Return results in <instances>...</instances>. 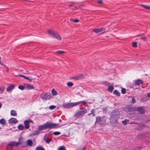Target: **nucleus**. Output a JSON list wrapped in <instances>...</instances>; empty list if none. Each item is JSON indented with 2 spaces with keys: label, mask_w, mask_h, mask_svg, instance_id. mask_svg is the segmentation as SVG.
<instances>
[{
  "label": "nucleus",
  "mask_w": 150,
  "mask_h": 150,
  "mask_svg": "<svg viewBox=\"0 0 150 150\" xmlns=\"http://www.w3.org/2000/svg\"><path fill=\"white\" fill-rule=\"evenodd\" d=\"M120 115V111L116 110H113L111 114L110 122L113 123H117Z\"/></svg>",
  "instance_id": "1"
},
{
  "label": "nucleus",
  "mask_w": 150,
  "mask_h": 150,
  "mask_svg": "<svg viewBox=\"0 0 150 150\" xmlns=\"http://www.w3.org/2000/svg\"><path fill=\"white\" fill-rule=\"evenodd\" d=\"M82 110H79L76 112L74 114V116L76 118H78L81 116L83 115L87 112V110L86 108H83Z\"/></svg>",
  "instance_id": "2"
},
{
  "label": "nucleus",
  "mask_w": 150,
  "mask_h": 150,
  "mask_svg": "<svg viewBox=\"0 0 150 150\" xmlns=\"http://www.w3.org/2000/svg\"><path fill=\"white\" fill-rule=\"evenodd\" d=\"M106 122V119L104 117H97L96 118V123H98L100 125L104 124Z\"/></svg>",
  "instance_id": "3"
},
{
  "label": "nucleus",
  "mask_w": 150,
  "mask_h": 150,
  "mask_svg": "<svg viewBox=\"0 0 150 150\" xmlns=\"http://www.w3.org/2000/svg\"><path fill=\"white\" fill-rule=\"evenodd\" d=\"M48 33L53 37L59 40H61V38L58 33L56 32L51 30H49L48 31Z\"/></svg>",
  "instance_id": "4"
},
{
  "label": "nucleus",
  "mask_w": 150,
  "mask_h": 150,
  "mask_svg": "<svg viewBox=\"0 0 150 150\" xmlns=\"http://www.w3.org/2000/svg\"><path fill=\"white\" fill-rule=\"evenodd\" d=\"M59 125V124L53 123L49 122H47L45 124V128H56Z\"/></svg>",
  "instance_id": "5"
},
{
  "label": "nucleus",
  "mask_w": 150,
  "mask_h": 150,
  "mask_svg": "<svg viewBox=\"0 0 150 150\" xmlns=\"http://www.w3.org/2000/svg\"><path fill=\"white\" fill-rule=\"evenodd\" d=\"M51 97L52 96L50 94L47 93L45 94H42L40 95L41 98L44 101L50 99Z\"/></svg>",
  "instance_id": "6"
},
{
  "label": "nucleus",
  "mask_w": 150,
  "mask_h": 150,
  "mask_svg": "<svg viewBox=\"0 0 150 150\" xmlns=\"http://www.w3.org/2000/svg\"><path fill=\"white\" fill-rule=\"evenodd\" d=\"M105 28H102L93 30V31H94L98 35H101L104 33L105 31Z\"/></svg>",
  "instance_id": "7"
},
{
  "label": "nucleus",
  "mask_w": 150,
  "mask_h": 150,
  "mask_svg": "<svg viewBox=\"0 0 150 150\" xmlns=\"http://www.w3.org/2000/svg\"><path fill=\"white\" fill-rule=\"evenodd\" d=\"M137 110L141 114H144L145 111V108L143 107L139 106L137 108Z\"/></svg>",
  "instance_id": "8"
},
{
  "label": "nucleus",
  "mask_w": 150,
  "mask_h": 150,
  "mask_svg": "<svg viewBox=\"0 0 150 150\" xmlns=\"http://www.w3.org/2000/svg\"><path fill=\"white\" fill-rule=\"evenodd\" d=\"M32 122L33 121L30 120H25L24 122L25 129H28L30 127L29 123Z\"/></svg>",
  "instance_id": "9"
},
{
  "label": "nucleus",
  "mask_w": 150,
  "mask_h": 150,
  "mask_svg": "<svg viewBox=\"0 0 150 150\" xmlns=\"http://www.w3.org/2000/svg\"><path fill=\"white\" fill-rule=\"evenodd\" d=\"M24 139L23 137H21L18 139V143L19 144H21L23 147H24L26 146L24 144V143L25 142L23 141Z\"/></svg>",
  "instance_id": "10"
},
{
  "label": "nucleus",
  "mask_w": 150,
  "mask_h": 150,
  "mask_svg": "<svg viewBox=\"0 0 150 150\" xmlns=\"http://www.w3.org/2000/svg\"><path fill=\"white\" fill-rule=\"evenodd\" d=\"M134 81V84L136 85L139 86L140 84H142L143 83V81L140 79L135 80Z\"/></svg>",
  "instance_id": "11"
},
{
  "label": "nucleus",
  "mask_w": 150,
  "mask_h": 150,
  "mask_svg": "<svg viewBox=\"0 0 150 150\" xmlns=\"http://www.w3.org/2000/svg\"><path fill=\"white\" fill-rule=\"evenodd\" d=\"M87 103H88V102L84 100H82L77 102L78 105H85L86 104H87ZM88 103L90 104L91 103Z\"/></svg>",
  "instance_id": "12"
},
{
  "label": "nucleus",
  "mask_w": 150,
  "mask_h": 150,
  "mask_svg": "<svg viewBox=\"0 0 150 150\" xmlns=\"http://www.w3.org/2000/svg\"><path fill=\"white\" fill-rule=\"evenodd\" d=\"M18 121L17 120L14 118H11L9 120V122L10 123L12 124L16 123L18 122Z\"/></svg>",
  "instance_id": "13"
},
{
  "label": "nucleus",
  "mask_w": 150,
  "mask_h": 150,
  "mask_svg": "<svg viewBox=\"0 0 150 150\" xmlns=\"http://www.w3.org/2000/svg\"><path fill=\"white\" fill-rule=\"evenodd\" d=\"M62 106L64 108H71L70 103H64L62 105Z\"/></svg>",
  "instance_id": "14"
},
{
  "label": "nucleus",
  "mask_w": 150,
  "mask_h": 150,
  "mask_svg": "<svg viewBox=\"0 0 150 150\" xmlns=\"http://www.w3.org/2000/svg\"><path fill=\"white\" fill-rule=\"evenodd\" d=\"M14 87V86L13 84H11L8 86L6 88V91L8 92H9L11 91V90L13 89Z\"/></svg>",
  "instance_id": "15"
},
{
  "label": "nucleus",
  "mask_w": 150,
  "mask_h": 150,
  "mask_svg": "<svg viewBox=\"0 0 150 150\" xmlns=\"http://www.w3.org/2000/svg\"><path fill=\"white\" fill-rule=\"evenodd\" d=\"M83 75L82 74H80L78 76L73 77V78L76 80H78L81 79L83 78Z\"/></svg>",
  "instance_id": "16"
},
{
  "label": "nucleus",
  "mask_w": 150,
  "mask_h": 150,
  "mask_svg": "<svg viewBox=\"0 0 150 150\" xmlns=\"http://www.w3.org/2000/svg\"><path fill=\"white\" fill-rule=\"evenodd\" d=\"M9 143L12 146H17L19 145L18 143V142H16L15 141L10 142Z\"/></svg>",
  "instance_id": "17"
},
{
  "label": "nucleus",
  "mask_w": 150,
  "mask_h": 150,
  "mask_svg": "<svg viewBox=\"0 0 150 150\" xmlns=\"http://www.w3.org/2000/svg\"><path fill=\"white\" fill-rule=\"evenodd\" d=\"M25 87L27 89H33L34 88L33 86L29 84H27L26 85Z\"/></svg>",
  "instance_id": "18"
},
{
  "label": "nucleus",
  "mask_w": 150,
  "mask_h": 150,
  "mask_svg": "<svg viewBox=\"0 0 150 150\" xmlns=\"http://www.w3.org/2000/svg\"><path fill=\"white\" fill-rule=\"evenodd\" d=\"M27 145L29 146H32L33 145V143L32 141L30 139H28L27 141Z\"/></svg>",
  "instance_id": "19"
},
{
  "label": "nucleus",
  "mask_w": 150,
  "mask_h": 150,
  "mask_svg": "<svg viewBox=\"0 0 150 150\" xmlns=\"http://www.w3.org/2000/svg\"><path fill=\"white\" fill-rule=\"evenodd\" d=\"M114 89V87L112 86H109L108 88V91L110 93L112 92Z\"/></svg>",
  "instance_id": "20"
},
{
  "label": "nucleus",
  "mask_w": 150,
  "mask_h": 150,
  "mask_svg": "<svg viewBox=\"0 0 150 150\" xmlns=\"http://www.w3.org/2000/svg\"><path fill=\"white\" fill-rule=\"evenodd\" d=\"M13 148L12 146L10 144V143L8 144L6 146V150H12Z\"/></svg>",
  "instance_id": "21"
},
{
  "label": "nucleus",
  "mask_w": 150,
  "mask_h": 150,
  "mask_svg": "<svg viewBox=\"0 0 150 150\" xmlns=\"http://www.w3.org/2000/svg\"><path fill=\"white\" fill-rule=\"evenodd\" d=\"M45 124H44L43 125L40 126L38 127V129L39 131L43 130L45 129H46L45 128Z\"/></svg>",
  "instance_id": "22"
},
{
  "label": "nucleus",
  "mask_w": 150,
  "mask_h": 150,
  "mask_svg": "<svg viewBox=\"0 0 150 150\" xmlns=\"http://www.w3.org/2000/svg\"><path fill=\"white\" fill-rule=\"evenodd\" d=\"M11 115L13 116H16L17 115V113L16 111L14 110H12L11 112Z\"/></svg>",
  "instance_id": "23"
},
{
  "label": "nucleus",
  "mask_w": 150,
  "mask_h": 150,
  "mask_svg": "<svg viewBox=\"0 0 150 150\" xmlns=\"http://www.w3.org/2000/svg\"><path fill=\"white\" fill-rule=\"evenodd\" d=\"M113 93L114 95H116L117 96H120V94L116 90H115L113 91Z\"/></svg>",
  "instance_id": "24"
},
{
  "label": "nucleus",
  "mask_w": 150,
  "mask_h": 150,
  "mask_svg": "<svg viewBox=\"0 0 150 150\" xmlns=\"http://www.w3.org/2000/svg\"><path fill=\"white\" fill-rule=\"evenodd\" d=\"M136 110V108L134 107H129L128 109V112H131L135 111Z\"/></svg>",
  "instance_id": "25"
},
{
  "label": "nucleus",
  "mask_w": 150,
  "mask_h": 150,
  "mask_svg": "<svg viewBox=\"0 0 150 150\" xmlns=\"http://www.w3.org/2000/svg\"><path fill=\"white\" fill-rule=\"evenodd\" d=\"M141 6L144 7L146 9L150 10V5L147 6L143 4H141Z\"/></svg>",
  "instance_id": "26"
},
{
  "label": "nucleus",
  "mask_w": 150,
  "mask_h": 150,
  "mask_svg": "<svg viewBox=\"0 0 150 150\" xmlns=\"http://www.w3.org/2000/svg\"><path fill=\"white\" fill-rule=\"evenodd\" d=\"M0 123L2 125L6 124V121L4 119H1L0 120Z\"/></svg>",
  "instance_id": "27"
},
{
  "label": "nucleus",
  "mask_w": 150,
  "mask_h": 150,
  "mask_svg": "<svg viewBox=\"0 0 150 150\" xmlns=\"http://www.w3.org/2000/svg\"><path fill=\"white\" fill-rule=\"evenodd\" d=\"M129 108V107L128 106L124 107L122 108L123 110L126 112H128Z\"/></svg>",
  "instance_id": "28"
},
{
  "label": "nucleus",
  "mask_w": 150,
  "mask_h": 150,
  "mask_svg": "<svg viewBox=\"0 0 150 150\" xmlns=\"http://www.w3.org/2000/svg\"><path fill=\"white\" fill-rule=\"evenodd\" d=\"M24 127L22 125H20L18 126V128L19 130H22L23 129Z\"/></svg>",
  "instance_id": "29"
},
{
  "label": "nucleus",
  "mask_w": 150,
  "mask_h": 150,
  "mask_svg": "<svg viewBox=\"0 0 150 150\" xmlns=\"http://www.w3.org/2000/svg\"><path fill=\"white\" fill-rule=\"evenodd\" d=\"M71 108L78 105L77 102L75 103H70Z\"/></svg>",
  "instance_id": "30"
},
{
  "label": "nucleus",
  "mask_w": 150,
  "mask_h": 150,
  "mask_svg": "<svg viewBox=\"0 0 150 150\" xmlns=\"http://www.w3.org/2000/svg\"><path fill=\"white\" fill-rule=\"evenodd\" d=\"M57 93V92L54 89H52V93L53 96H54L56 95Z\"/></svg>",
  "instance_id": "31"
},
{
  "label": "nucleus",
  "mask_w": 150,
  "mask_h": 150,
  "mask_svg": "<svg viewBox=\"0 0 150 150\" xmlns=\"http://www.w3.org/2000/svg\"><path fill=\"white\" fill-rule=\"evenodd\" d=\"M70 20L73 22L74 23H77L79 22V20L77 19H72L71 18L70 19Z\"/></svg>",
  "instance_id": "32"
},
{
  "label": "nucleus",
  "mask_w": 150,
  "mask_h": 150,
  "mask_svg": "<svg viewBox=\"0 0 150 150\" xmlns=\"http://www.w3.org/2000/svg\"><path fill=\"white\" fill-rule=\"evenodd\" d=\"M129 121V120L128 119H126L122 121V122L124 125H126L127 124V122Z\"/></svg>",
  "instance_id": "33"
},
{
  "label": "nucleus",
  "mask_w": 150,
  "mask_h": 150,
  "mask_svg": "<svg viewBox=\"0 0 150 150\" xmlns=\"http://www.w3.org/2000/svg\"><path fill=\"white\" fill-rule=\"evenodd\" d=\"M45 140L46 143L47 144H49L50 142L52 141V140L51 139L48 138H46Z\"/></svg>",
  "instance_id": "34"
},
{
  "label": "nucleus",
  "mask_w": 150,
  "mask_h": 150,
  "mask_svg": "<svg viewBox=\"0 0 150 150\" xmlns=\"http://www.w3.org/2000/svg\"><path fill=\"white\" fill-rule=\"evenodd\" d=\"M103 83L105 85L107 86H109L110 84V83H109L108 82L106 81H103Z\"/></svg>",
  "instance_id": "35"
},
{
  "label": "nucleus",
  "mask_w": 150,
  "mask_h": 150,
  "mask_svg": "<svg viewBox=\"0 0 150 150\" xmlns=\"http://www.w3.org/2000/svg\"><path fill=\"white\" fill-rule=\"evenodd\" d=\"M58 150H66L65 147L64 146H60L58 149Z\"/></svg>",
  "instance_id": "36"
},
{
  "label": "nucleus",
  "mask_w": 150,
  "mask_h": 150,
  "mask_svg": "<svg viewBox=\"0 0 150 150\" xmlns=\"http://www.w3.org/2000/svg\"><path fill=\"white\" fill-rule=\"evenodd\" d=\"M16 76H20V77H23V78H24L25 79H27H27H28V77H26V76H25L22 75H16Z\"/></svg>",
  "instance_id": "37"
},
{
  "label": "nucleus",
  "mask_w": 150,
  "mask_h": 150,
  "mask_svg": "<svg viewBox=\"0 0 150 150\" xmlns=\"http://www.w3.org/2000/svg\"><path fill=\"white\" fill-rule=\"evenodd\" d=\"M67 85L68 86L71 87L73 86V83L72 82H69L67 83Z\"/></svg>",
  "instance_id": "38"
},
{
  "label": "nucleus",
  "mask_w": 150,
  "mask_h": 150,
  "mask_svg": "<svg viewBox=\"0 0 150 150\" xmlns=\"http://www.w3.org/2000/svg\"><path fill=\"white\" fill-rule=\"evenodd\" d=\"M39 131H35L33 133L32 135H35L37 134H39Z\"/></svg>",
  "instance_id": "39"
},
{
  "label": "nucleus",
  "mask_w": 150,
  "mask_h": 150,
  "mask_svg": "<svg viewBox=\"0 0 150 150\" xmlns=\"http://www.w3.org/2000/svg\"><path fill=\"white\" fill-rule=\"evenodd\" d=\"M65 52L64 51H56V53L57 54H62V53H64Z\"/></svg>",
  "instance_id": "40"
},
{
  "label": "nucleus",
  "mask_w": 150,
  "mask_h": 150,
  "mask_svg": "<svg viewBox=\"0 0 150 150\" xmlns=\"http://www.w3.org/2000/svg\"><path fill=\"white\" fill-rule=\"evenodd\" d=\"M121 93L123 94H124L126 93V90L125 88H122L121 89Z\"/></svg>",
  "instance_id": "41"
},
{
  "label": "nucleus",
  "mask_w": 150,
  "mask_h": 150,
  "mask_svg": "<svg viewBox=\"0 0 150 150\" xmlns=\"http://www.w3.org/2000/svg\"><path fill=\"white\" fill-rule=\"evenodd\" d=\"M91 114L92 115V116L94 117L95 116V111L94 109H92L91 111Z\"/></svg>",
  "instance_id": "42"
},
{
  "label": "nucleus",
  "mask_w": 150,
  "mask_h": 150,
  "mask_svg": "<svg viewBox=\"0 0 150 150\" xmlns=\"http://www.w3.org/2000/svg\"><path fill=\"white\" fill-rule=\"evenodd\" d=\"M42 146H39L36 148L35 150H41L42 149Z\"/></svg>",
  "instance_id": "43"
},
{
  "label": "nucleus",
  "mask_w": 150,
  "mask_h": 150,
  "mask_svg": "<svg viewBox=\"0 0 150 150\" xmlns=\"http://www.w3.org/2000/svg\"><path fill=\"white\" fill-rule=\"evenodd\" d=\"M18 88L20 90H23L25 89V87L22 86H19Z\"/></svg>",
  "instance_id": "44"
},
{
  "label": "nucleus",
  "mask_w": 150,
  "mask_h": 150,
  "mask_svg": "<svg viewBox=\"0 0 150 150\" xmlns=\"http://www.w3.org/2000/svg\"><path fill=\"white\" fill-rule=\"evenodd\" d=\"M132 46L134 47H137V43L136 42H134L132 43Z\"/></svg>",
  "instance_id": "45"
},
{
  "label": "nucleus",
  "mask_w": 150,
  "mask_h": 150,
  "mask_svg": "<svg viewBox=\"0 0 150 150\" xmlns=\"http://www.w3.org/2000/svg\"><path fill=\"white\" fill-rule=\"evenodd\" d=\"M56 106L55 105H52L49 107V108L51 110H53L55 109Z\"/></svg>",
  "instance_id": "46"
},
{
  "label": "nucleus",
  "mask_w": 150,
  "mask_h": 150,
  "mask_svg": "<svg viewBox=\"0 0 150 150\" xmlns=\"http://www.w3.org/2000/svg\"><path fill=\"white\" fill-rule=\"evenodd\" d=\"M60 133L59 132H55L53 133V134L54 135H57L60 134Z\"/></svg>",
  "instance_id": "47"
},
{
  "label": "nucleus",
  "mask_w": 150,
  "mask_h": 150,
  "mask_svg": "<svg viewBox=\"0 0 150 150\" xmlns=\"http://www.w3.org/2000/svg\"><path fill=\"white\" fill-rule=\"evenodd\" d=\"M140 39L143 41H145L146 40V38L145 37H142L140 38Z\"/></svg>",
  "instance_id": "48"
},
{
  "label": "nucleus",
  "mask_w": 150,
  "mask_h": 150,
  "mask_svg": "<svg viewBox=\"0 0 150 150\" xmlns=\"http://www.w3.org/2000/svg\"><path fill=\"white\" fill-rule=\"evenodd\" d=\"M135 99L134 98V97H133V98H132V102L133 103H134L135 102Z\"/></svg>",
  "instance_id": "49"
},
{
  "label": "nucleus",
  "mask_w": 150,
  "mask_h": 150,
  "mask_svg": "<svg viewBox=\"0 0 150 150\" xmlns=\"http://www.w3.org/2000/svg\"><path fill=\"white\" fill-rule=\"evenodd\" d=\"M4 67H5L6 68V72H8L9 71V70L8 67H7V66H4Z\"/></svg>",
  "instance_id": "50"
},
{
  "label": "nucleus",
  "mask_w": 150,
  "mask_h": 150,
  "mask_svg": "<svg viewBox=\"0 0 150 150\" xmlns=\"http://www.w3.org/2000/svg\"><path fill=\"white\" fill-rule=\"evenodd\" d=\"M99 4H102L103 2L102 0H97Z\"/></svg>",
  "instance_id": "51"
},
{
  "label": "nucleus",
  "mask_w": 150,
  "mask_h": 150,
  "mask_svg": "<svg viewBox=\"0 0 150 150\" xmlns=\"http://www.w3.org/2000/svg\"><path fill=\"white\" fill-rule=\"evenodd\" d=\"M4 89H5L4 87H3L2 88H1L0 87V91H1L2 92H4Z\"/></svg>",
  "instance_id": "52"
},
{
  "label": "nucleus",
  "mask_w": 150,
  "mask_h": 150,
  "mask_svg": "<svg viewBox=\"0 0 150 150\" xmlns=\"http://www.w3.org/2000/svg\"><path fill=\"white\" fill-rule=\"evenodd\" d=\"M27 80L30 81H31L33 79L31 77H28Z\"/></svg>",
  "instance_id": "53"
},
{
  "label": "nucleus",
  "mask_w": 150,
  "mask_h": 150,
  "mask_svg": "<svg viewBox=\"0 0 150 150\" xmlns=\"http://www.w3.org/2000/svg\"><path fill=\"white\" fill-rule=\"evenodd\" d=\"M0 64L2 65V66H4H4H5L4 64V63L1 62V60H0Z\"/></svg>",
  "instance_id": "54"
},
{
  "label": "nucleus",
  "mask_w": 150,
  "mask_h": 150,
  "mask_svg": "<svg viewBox=\"0 0 150 150\" xmlns=\"http://www.w3.org/2000/svg\"><path fill=\"white\" fill-rule=\"evenodd\" d=\"M83 6V4L79 6V8H81Z\"/></svg>",
  "instance_id": "55"
},
{
  "label": "nucleus",
  "mask_w": 150,
  "mask_h": 150,
  "mask_svg": "<svg viewBox=\"0 0 150 150\" xmlns=\"http://www.w3.org/2000/svg\"><path fill=\"white\" fill-rule=\"evenodd\" d=\"M130 124H137V122H130L129 123Z\"/></svg>",
  "instance_id": "56"
},
{
  "label": "nucleus",
  "mask_w": 150,
  "mask_h": 150,
  "mask_svg": "<svg viewBox=\"0 0 150 150\" xmlns=\"http://www.w3.org/2000/svg\"><path fill=\"white\" fill-rule=\"evenodd\" d=\"M147 96L149 97H150V93H149L147 94Z\"/></svg>",
  "instance_id": "57"
},
{
  "label": "nucleus",
  "mask_w": 150,
  "mask_h": 150,
  "mask_svg": "<svg viewBox=\"0 0 150 150\" xmlns=\"http://www.w3.org/2000/svg\"><path fill=\"white\" fill-rule=\"evenodd\" d=\"M132 88L134 89H136L137 88H135V87L134 86V85L132 86Z\"/></svg>",
  "instance_id": "58"
},
{
  "label": "nucleus",
  "mask_w": 150,
  "mask_h": 150,
  "mask_svg": "<svg viewBox=\"0 0 150 150\" xmlns=\"http://www.w3.org/2000/svg\"><path fill=\"white\" fill-rule=\"evenodd\" d=\"M2 105V104L1 103H0V108L1 107Z\"/></svg>",
  "instance_id": "59"
},
{
  "label": "nucleus",
  "mask_w": 150,
  "mask_h": 150,
  "mask_svg": "<svg viewBox=\"0 0 150 150\" xmlns=\"http://www.w3.org/2000/svg\"><path fill=\"white\" fill-rule=\"evenodd\" d=\"M73 4H71V5H69V7H71L72 6H73Z\"/></svg>",
  "instance_id": "60"
},
{
  "label": "nucleus",
  "mask_w": 150,
  "mask_h": 150,
  "mask_svg": "<svg viewBox=\"0 0 150 150\" xmlns=\"http://www.w3.org/2000/svg\"><path fill=\"white\" fill-rule=\"evenodd\" d=\"M91 114V113H89L88 114V115H90Z\"/></svg>",
  "instance_id": "61"
},
{
  "label": "nucleus",
  "mask_w": 150,
  "mask_h": 150,
  "mask_svg": "<svg viewBox=\"0 0 150 150\" xmlns=\"http://www.w3.org/2000/svg\"><path fill=\"white\" fill-rule=\"evenodd\" d=\"M41 150H45L43 147L42 148V149Z\"/></svg>",
  "instance_id": "62"
},
{
  "label": "nucleus",
  "mask_w": 150,
  "mask_h": 150,
  "mask_svg": "<svg viewBox=\"0 0 150 150\" xmlns=\"http://www.w3.org/2000/svg\"><path fill=\"white\" fill-rule=\"evenodd\" d=\"M75 8H76V9H77V8H78V7H76V6H75Z\"/></svg>",
  "instance_id": "63"
},
{
  "label": "nucleus",
  "mask_w": 150,
  "mask_h": 150,
  "mask_svg": "<svg viewBox=\"0 0 150 150\" xmlns=\"http://www.w3.org/2000/svg\"><path fill=\"white\" fill-rule=\"evenodd\" d=\"M1 128L0 127V129H1Z\"/></svg>",
  "instance_id": "64"
}]
</instances>
